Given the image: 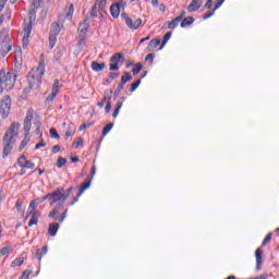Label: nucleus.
Masks as SVG:
<instances>
[{"instance_id": "1", "label": "nucleus", "mask_w": 279, "mask_h": 279, "mask_svg": "<svg viewBox=\"0 0 279 279\" xmlns=\"http://www.w3.org/2000/svg\"><path fill=\"white\" fill-rule=\"evenodd\" d=\"M19 130H21V123L12 122L10 128L4 133L2 138V143H3L2 158L3 159L10 156V151H12L14 147V143H16V136H19Z\"/></svg>"}, {"instance_id": "2", "label": "nucleus", "mask_w": 279, "mask_h": 279, "mask_svg": "<svg viewBox=\"0 0 279 279\" xmlns=\"http://www.w3.org/2000/svg\"><path fill=\"white\" fill-rule=\"evenodd\" d=\"M45 75V63L39 62L38 68H33L27 75V82L31 89L38 90L40 84H43V77Z\"/></svg>"}, {"instance_id": "3", "label": "nucleus", "mask_w": 279, "mask_h": 279, "mask_svg": "<svg viewBox=\"0 0 279 279\" xmlns=\"http://www.w3.org/2000/svg\"><path fill=\"white\" fill-rule=\"evenodd\" d=\"M16 84V74L12 72L5 73V70H0V86H4V90H12Z\"/></svg>"}, {"instance_id": "4", "label": "nucleus", "mask_w": 279, "mask_h": 279, "mask_svg": "<svg viewBox=\"0 0 279 279\" xmlns=\"http://www.w3.org/2000/svg\"><path fill=\"white\" fill-rule=\"evenodd\" d=\"M71 191H73V186H70L65 192L64 189L60 187L52 192L50 197L53 198V202H62L64 203L65 199H69V195H71Z\"/></svg>"}, {"instance_id": "5", "label": "nucleus", "mask_w": 279, "mask_h": 279, "mask_svg": "<svg viewBox=\"0 0 279 279\" xmlns=\"http://www.w3.org/2000/svg\"><path fill=\"white\" fill-rule=\"evenodd\" d=\"M12 109V99L10 96H4L0 100V114L2 119H8V116L10 114V110Z\"/></svg>"}, {"instance_id": "6", "label": "nucleus", "mask_w": 279, "mask_h": 279, "mask_svg": "<svg viewBox=\"0 0 279 279\" xmlns=\"http://www.w3.org/2000/svg\"><path fill=\"white\" fill-rule=\"evenodd\" d=\"M60 34V24L58 22H53L50 28L49 35V47L53 49L56 47V43H58V36Z\"/></svg>"}, {"instance_id": "7", "label": "nucleus", "mask_w": 279, "mask_h": 279, "mask_svg": "<svg viewBox=\"0 0 279 279\" xmlns=\"http://www.w3.org/2000/svg\"><path fill=\"white\" fill-rule=\"evenodd\" d=\"M90 27V20L86 17L78 26V45H84L86 39V34H88V28Z\"/></svg>"}, {"instance_id": "8", "label": "nucleus", "mask_w": 279, "mask_h": 279, "mask_svg": "<svg viewBox=\"0 0 279 279\" xmlns=\"http://www.w3.org/2000/svg\"><path fill=\"white\" fill-rule=\"evenodd\" d=\"M1 36H4L1 44V56L5 57L8 56V53H10V51H12V45H10L12 40L10 39V36H8V32L5 31H2L0 33V38Z\"/></svg>"}, {"instance_id": "9", "label": "nucleus", "mask_w": 279, "mask_h": 279, "mask_svg": "<svg viewBox=\"0 0 279 279\" xmlns=\"http://www.w3.org/2000/svg\"><path fill=\"white\" fill-rule=\"evenodd\" d=\"M121 16L125 21V24L129 27V29H138L141 25H143L142 19H137L133 22L131 17L128 15V13H122Z\"/></svg>"}, {"instance_id": "10", "label": "nucleus", "mask_w": 279, "mask_h": 279, "mask_svg": "<svg viewBox=\"0 0 279 279\" xmlns=\"http://www.w3.org/2000/svg\"><path fill=\"white\" fill-rule=\"evenodd\" d=\"M32 121H34V110L29 109L24 119V132H26V135H29V131L32 130Z\"/></svg>"}, {"instance_id": "11", "label": "nucleus", "mask_w": 279, "mask_h": 279, "mask_svg": "<svg viewBox=\"0 0 279 279\" xmlns=\"http://www.w3.org/2000/svg\"><path fill=\"white\" fill-rule=\"evenodd\" d=\"M60 90V81L54 80L52 85V92L47 96L45 104H51L53 99L58 96V92Z\"/></svg>"}, {"instance_id": "12", "label": "nucleus", "mask_w": 279, "mask_h": 279, "mask_svg": "<svg viewBox=\"0 0 279 279\" xmlns=\"http://www.w3.org/2000/svg\"><path fill=\"white\" fill-rule=\"evenodd\" d=\"M90 182H92V179L90 178H87L86 179V182H84L80 190H78V193L76 194V197L73 198V201L70 203L71 206H73L74 204H76V202L80 199V197H82V195L84 194V191H86V189H90Z\"/></svg>"}, {"instance_id": "13", "label": "nucleus", "mask_w": 279, "mask_h": 279, "mask_svg": "<svg viewBox=\"0 0 279 279\" xmlns=\"http://www.w3.org/2000/svg\"><path fill=\"white\" fill-rule=\"evenodd\" d=\"M27 217H31L28 226L32 228V226H36V223H38V217H40V214L36 210H29L25 219H27Z\"/></svg>"}, {"instance_id": "14", "label": "nucleus", "mask_w": 279, "mask_h": 279, "mask_svg": "<svg viewBox=\"0 0 279 279\" xmlns=\"http://www.w3.org/2000/svg\"><path fill=\"white\" fill-rule=\"evenodd\" d=\"M121 5H123V1L114 3L110 7L111 16L113 19H119V14H121Z\"/></svg>"}, {"instance_id": "15", "label": "nucleus", "mask_w": 279, "mask_h": 279, "mask_svg": "<svg viewBox=\"0 0 279 279\" xmlns=\"http://www.w3.org/2000/svg\"><path fill=\"white\" fill-rule=\"evenodd\" d=\"M255 258H256V269L259 271L260 267H263V250L257 248L255 251Z\"/></svg>"}, {"instance_id": "16", "label": "nucleus", "mask_w": 279, "mask_h": 279, "mask_svg": "<svg viewBox=\"0 0 279 279\" xmlns=\"http://www.w3.org/2000/svg\"><path fill=\"white\" fill-rule=\"evenodd\" d=\"M223 1H226V0H217V3L215 4L214 10L209 11L208 13H206L203 16V20L206 21V19H210V16H214L215 15V11L219 10L221 8V5H223Z\"/></svg>"}, {"instance_id": "17", "label": "nucleus", "mask_w": 279, "mask_h": 279, "mask_svg": "<svg viewBox=\"0 0 279 279\" xmlns=\"http://www.w3.org/2000/svg\"><path fill=\"white\" fill-rule=\"evenodd\" d=\"M59 228H60V225L58 222H51L48 228V234L50 236H56V234H58Z\"/></svg>"}, {"instance_id": "18", "label": "nucleus", "mask_w": 279, "mask_h": 279, "mask_svg": "<svg viewBox=\"0 0 279 279\" xmlns=\"http://www.w3.org/2000/svg\"><path fill=\"white\" fill-rule=\"evenodd\" d=\"M128 82H132V75H130L128 72H124L118 86H120V88H124Z\"/></svg>"}, {"instance_id": "19", "label": "nucleus", "mask_w": 279, "mask_h": 279, "mask_svg": "<svg viewBox=\"0 0 279 279\" xmlns=\"http://www.w3.org/2000/svg\"><path fill=\"white\" fill-rule=\"evenodd\" d=\"M51 195H53V193H49L41 198H37L35 202L37 204H43V202L48 199V201H50V206H53L57 203V201H53V197H51Z\"/></svg>"}, {"instance_id": "20", "label": "nucleus", "mask_w": 279, "mask_h": 279, "mask_svg": "<svg viewBox=\"0 0 279 279\" xmlns=\"http://www.w3.org/2000/svg\"><path fill=\"white\" fill-rule=\"evenodd\" d=\"M92 69L96 72L99 73L101 71H104V69H106V63L105 62H97V61H93L92 62Z\"/></svg>"}, {"instance_id": "21", "label": "nucleus", "mask_w": 279, "mask_h": 279, "mask_svg": "<svg viewBox=\"0 0 279 279\" xmlns=\"http://www.w3.org/2000/svg\"><path fill=\"white\" fill-rule=\"evenodd\" d=\"M125 99H128V97L122 96L121 100L118 101L117 108L114 109L112 117L113 119H117V117H119V110H121V108H123V101H125Z\"/></svg>"}, {"instance_id": "22", "label": "nucleus", "mask_w": 279, "mask_h": 279, "mask_svg": "<svg viewBox=\"0 0 279 279\" xmlns=\"http://www.w3.org/2000/svg\"><path fill=\"white\" fill-rule=\"evenodd\" d=\"M202 8V4L197 0H192L190 5L187 7L189 12H197V10Z\"/></svg>"}, {"instance_id": "23", "label": "nucleus", "mask_w": 279, "mask_h": 279, "mask_svg": "<svg viewBox=\"0 0 279 279\" xmlns=\"http://www.w3.org/2000/svg\"><path fill=\"white\" fill-rule=\"evenodd\" d=\"M112 96V90H106L104 99L97 104L98 108H104L106 106V101L108 104V97Z\"/></svg>"}, {"instance_id": "24", "label": "nucleus", "mask_w": 279, "mask_h": 279, "mask_svg": "<svg viewBox=\"0 0 279 279\" xmlns=\"http://www.w3.org/2000/svg\"><path fill=\"white\" fill-rule=\"evenodd\" d=\"M181 21V27H189V25H193V23H195V19H193V16H187Z\"/></svg>"}, {"instance_id": "25", "label": "nucleus", "mask_w": 279, "mask_h": 279, "mask_svg": "<svg viewBox=\"0 0 279 279\" xmlns=\"http://www.w3.org/2000/svg\"><path fill=\"white\" fill-rule=\"evenodd\" d=\"M180 22H181V17H175L171 22H168L169 29H175V27H178Z\"/></svg>"}, {"instance_id": "26", "label": "nucleus", "mask_w": 279, "mask_h": 279, "mask_svg": "<svg viewBox=\"0 0 279 279\" xmlns=\"http://www.w3.org/2000/svg\"><path fill=\"white\" fill-rule=\"evenodd\" d=\"M27 143H29V135H26V133H25V136L20 144L19 151H23V149H25V147H27Z\"/></svg>"}, {"instance_id": "27", "label": "nucleus", "mask_w": 279, "mask_h": 279, "mask_svg": "<svg viewBox=\"0 0 279 279\" xmlns=\"http://www.w3.org/2000/svg\"><path fill=\"white\" fill-rule=\"evenodd\" d=\"M96 3L98 5V12L101 14V12H104V8H106V4L108 3V0H97Z\"/></svg>"}, {"instance_id": "28", "label": "nucleus", "mask_w": 279, "mask_h": 279, "mask_svg": "<svg viewBox=\"0 0 279 279\" xmlns=\"http://www.w3.org/2000/svg\"><path fill=\"white\" fill-rule=\"evenodd\" d=\"M170 38H171V32L166 33V35L163 36L161 46L159 47V51H161V49L165 47V45H167V43H169Z\"/></svg>"}, {"instance_id": "29", "label": "nucleus", "mask_w": 279, "mask_h": 279, "mask_svg": "<svg viewBox=\"0 0 279 279\" xmlns=\"http://www.w3.org/2000/svg\"><path fill=\"white\" fill-rule=\"evenodd\" d=\"M143 71V63H136L132 70L133 75H138Z\"/></svg>"}, {"instance_id": "30", "label": "nucleus", "mask_w": 279, "mask_h": 279, "mask_svg": "<svg viewBox=\"0 0 279 279\" xmlns=\"http://www.w3.org/2000/svg\"><path fill=\"white\" fill-rule=\"evenodd\" d=\"M84 145V140L82 137H77L76 141L73 142L72 147L77 149V147H82Z\"/></svg>"}, {"instance_id": "31", "label": "nucleus", "mask_w": 279, "mask_h": 279, "mask_svg": "<svg viewBox=\"0 0 279 279\" xmlns=\"http://www.w3.org/2000/svg\"><path fill=\"white\" fill-rule=\"evenodd\" d=\"M24 260L25 259L23 257H19L11 263V267H21V265H23Z\"/></svg>"}, {"instance_id": "32", "label": "nucleus", "mask_w": 279, "mask_h": 279, "mask_svg": "<svg viewBox=\"0 0 279 279\" xmlns=\"http://www.w3.org/2000/svg\"><path fill=\"white\" fill-rule=\"evenodd\" d=\"M138 86H141V78H138L137 81H135L134 83L131 84L129 93H134V90H136V88H138Z\"/></svg>"}, {"instance_id": "33", "label": "nucleus", "mask_w": 279, "mask_h": 279, "mask_svg": "<svg viewBox=\"0 0 279 279\" xmlns=\"http://www.w3.org/2000/svg\"><path fill=\"white\" fill-rule=\"evenodd\" d=\"M64 165H66V158L64 157H59L57 160V167L58 169H62V167H64Z\"/></svg>"}, {"instance_id": "34", "label": "nucleus", "mask_w": 279, "mask_h": 279, "mask_svg": "<svg viewBox=\"0 0 279 279\" xmlns=\"http://www.w3.org/2000/svg\"><path fill=\"white\" fill-rule=\"evenodd\" d=\"M26 162H27V159H26L25 156H23V155L17 159V165H19V167H21L22 169H25Z\"/></svg>"}, {"instance_id": "35", "label": "nucleus", "mask_w": 279, "mask_h": 279, "mask_svg": "<svg viewBox=\"0 0 279 279\" xmlns=\"http://www.w3.org/2000/svg\"><path fill=\"white\" fill-rule=\"evenodd\" d=\"M121 59H123V53L118 52L110 58V62H119Z\"/></svg>"}, {"instance_id": "36", "label": "nucleus", "mask_w": 279, "mask_h": 279, "mask_svg": "<svg viewBox=\"0 0 279 279\" xmlns=\"http://www.w3.org/2000/svg\"><path fill=\"white\" fill-rule=\"evenodd\" d=\"M112 128H114V124L113 123H109L107 124L104 129H102V136H106L110 130H112Z\"/></svg>"}, {"instance_id": "37", "label": "nucleus", "mask_w": 279, "mask_h": 279, "mask_svg": "<svg viewBox=\"0 0 279 279\" xmlns=\"http://www.w3.org/2000/svg\"><path fill=\"white\" fill-rule=\"evenodd\" d=\"M111 99H112V96H108V102H107V105H106V107H105V112H110V110H112V101H111Z\"/></svg>"}, {"instance_id": "38", "label": "nucleus", "mask_w": 279, "mask_h": 279, "mask_svg": "<svg viewBox=\"0 0 279 279\" xmlns=\"http://www.w3.org/2000/svg\"><path fill=\"white\" fill-rule=\"evenodd\" d=\"M73 12H74V7H73V3H71L66 13V19H69V21L73 19Z\"/></svg>"}, {"instance_id": "39", "label": "nucleus", "mask_w": 279, "mask_h": 279, "mask_svg": "<svg viewBox=\"0 0 279 279\" xmlns=\"http://www.w3.org/2000/svg\"><path fill=\"white\" fill-rule=\"evenodd\" d=\"M158 45H160V38L151 39L149 41V47H153V49H156V47H158Z\"/></svg>"}, {"instance_id": "40", "label": "nucleus", "mask_w": 279, "mask_h": 279, "mask_svg": "<svg viewBox=\"0 0 279 279\" xmlns=\"http://www.w3.org/2000/svg\"><path fill=\"white\" fill-rule=\"evenodd\" d=\"M109 66V71H119V62H111Z\"/></svg>"}, {"instance_id": "41", "label": "nucleus", "mask_w": 279, "mask_h": 279, "mask_svg": "<svg viewBox=\"0 0 279 279\" xmlns=\"http://www.w3.org/2000/svg\"><path fill=\"white\" fill-rule=\"evenodd\" d=\"M50 136L51 138H60V134H58V131L56 129H50Z\"/></svg>"}, {"instance_id": "42", "label": "nucleus", "mask_w": 279, "mask_h": 279, "mask_svg": "<svg viewBox=\"0 0 279 279\" xmlns=\"http://www.w3.org/2000/svg\"><path fill=\"white\" fill-rule=\"evenodd\" d=\"M269 241H271V233H268L265 239L262 242L263 247H265V245H267V243H269Z\"/></svg>"}, {"instance_id": "43", "label": "nucleus", "mask_w": 279, "mask_h": 279, "mask_svg": "<svg viewBox=\"0 0 279 279\" xmlns=\"http://www.w3.org/2000/svg\"><path fill=\"white\" fill-rule=\"evenodd\" d=\"M10 253V246H4L0 250V255L5 256V254Z\"/></svg>"}, {"instance_id": "44", "label": "nucleus", "mask_w": 279, "mask_h": 279, "mask_svg": "<svg viewBox=\"0 0 279 279\" xmlns=\"http://www.w3.org/2000/svg\"><path fill=\"white\" fill-rule=\"evenodd\" d=\"M34 167H36V165L34 162L26 160L24 169H34Z\"/></svg>"}, {"instance_id": "45", "label": "nucleus", "mask_w": 279, "mask_h": 279, "mask_svg": "<svg viewBox=\"0 0 279 279\" xmlns=\"http://www.w3.org/2000/svg\"><path fill=\"white\" fill-rule=\"evenodd\" d=\"M90 16L93 17L97 16V2H95L94 7L90 10Z\"/></svg>"}, {"instance_id": "46", "label": "nucleus", "mask_w": 279, "mask_h": 279, "mask_svg": "<svg viewBox=\"0 0 279 279\" xmlns=\"http://www.w3.org/2000/svg\"><path fill=\"white\" fill-rule=\"evenodd\" d=\"M29 276H32V270L26 269L22 275V279H28Z\"/></svg>"}, {"instance_id": "47", "label": "nucleus", "mask_w": 279, "mask_h": 279, "mask_svg": "<svg viewBox=\"0 0 279 279\" xmlns=\"http://www.w3.org/2000/svg\"><path fill=\"white\" fill-rule=\"evenodd\" d=\"M15 208L16 210H19V213H21V208H23V201L17 199L15 204Z\"/></svg>"}, {"instance_id": "48", "label": "nucleus", "mask_w": 279, "mask_h": 279, "mask_svg": "<svg viewBox=\"0 0 279 279\" xmlns=\"http://www.w3.org/2000/svg\"><path fill=\"white\" fill-rule=\"evenodd\" d=\"M40 147H47L45 140H41L40 143L36 144L35 149H40Z\"/></svg>"}, {"instance_id": "49", "label": "nucleus", "mask_w": 279, "mask_h": 279, "mask_svg": "<svg viewBox=\"0 0 279 279\" xmlns=\"http://www.w3.org/2000/svg\"><path fill=\"white\" fill-rule=\"evenodd\" d=\"M59 202L60 203L52 209V210H56L57 215L60 211V209L62 208V206H64V203H62V201H59Z\"/></svg>"}, {"instance_id": "50", "label": "nucleus", "mask_w": 279, "mask_h": 279, "mask_svg": "<svg viewBox=\"0 0 279 279\" xmlns=\"http://www.w3.org/2000/svg\"><path fill=\"white\" fill-rule=\"evenodd\" d=\"M121 90H123V88H120V86L118 85L117 89L113 93V99H117L119 97Z\"/></svg>"}, {"instance_id": "51", "label": "nucleus", "mask_w": 279, "mask_h": 279, "mask_svg": "<svg viewBox=\"0 0 279 279\" xmlns=\"http://www.w3.org/2000/svg\"><path fill=\"white\" fill-rule=\"evenodd\" d=\"M90 125H93V123H83L78 130L80 132H82L84 130H87V128H90Z\"/></svg>"}, {"instance_id": "52", "label": "nucleus", "mask_w": 279, "mask_h": 279, "mask_svg": "<svg viewBox=\"0 0 279 279\" xmlns=\"http://www.w3.org/2000/svg\"><path fill=\"white\" fill-rule=\"evenodd\" d=\"M37 206H38V203L36 201H32L29 204V208H32L31 210H36Z\"/></svg>"}, {"instance_id": "53", "label": "nucleus", "mask_w": 279, "mask_h": 279, "mask_svg": "<svg viewBox=\"0 0 279 279\" xmlns=\"http://www.w3.org/2000/svg\"><path fill=\"white\" fill-rule=\"evenodd\" d=\"M5 3H8V0H0V12H3V9L5 8Z\"/></svg>"}, {"instance_id": "54", "label": "nucleus", "mask_w": 279, "mask_h": 279, "mask_svg": "<svg viewBox=\"0 0 279 279\" xmlns=\"http://www.w3.org/2000/svg\"><path fill=\"white\" fill-rule=\"evenodd\" d=\"M210 8H213V0H207V2L205 3V9L210 10Z\"/></svg>"}, {"instance_id": "55", "label": "nucleus", "mask_w": 279, "mask_h": 279, "mask_svg": "<svg viewBox=\"0 0 279 279\" xmlns=\"http://www.w3.org/2000/svg\"><path fill=\"white\" fill-rule=\"evenodd\" d=\"M156 57L155 53H148L145 58L146 61L150 60L151 62L154 61V58Z\"/></svg>"}, {"instance_id": "56", "label": "nucleus", "mask_w": 279, "mask_h": 279, "mask_svg": "<svg viewBox=\"0 0 279 279\" xmlns=\"http://www.w3.org/2000/svg\"><path fill=\"white\" fill-rule=\"evenodd\" d=\"M117 77H119V73H114V72H112V73H110L109 74V80H117Z\"/></svg>"}, {"instance_id": "57", "label": "nucleus", "mask_w": 279, "mask_h": 279, "mask_svg": "<svg viewBox=\"0 0 279 279\" xmlns=\"http://www.w3.org/2000/svg\"><path fill=\"white\" fill-rule=\"evenodd\" d=\"M35 256L38 258V260H43V254L40 253L39 248H37Z\"/></svg>"}, {"instance_id": "58", "label": "nucleus", "mask_w": 279, "mask_h": 279, "mask_svg": "<svg viewBox=\"0 0 279 279\" xmlns=\"http://www.w3.org/2000/svg\"><path fill=\"white\" fill-rule=\"evenodd\" d=\"M58 151H60V145H54V146L52 147V153H53V154H58Z\"/></svg>"}, {"instance_id": "59", "label": "nucleus", "mask_w": 279, "mask_h": 279, "mask_svg": "<svg viewBox=\"0 0 279 279\" xmlns=\"http://www.w3.org/2000/svg\"><path fill=\"white\" fill-rule=\"evenodd\" d=\"M72 134H73V131H71V129H68L65 131V138H69L70 136H72Z\"/></svg>"}, {"instance_id": "60", "label": "nucleus", "mask_w": 279, "mask_h": 279, "mask_svg": "<svg viewBox=\"0 0 279 279\" xmlns=\"http://www.w3.org/2000/svg\"><path fill=\"white\" fill-rule=\"evenodd\" d=\"M56 210H51L50 213H49V215H48V217H50L51 219H56Z\"/></svg>"}, {"instance_id": "61", "label": "nucleus", "mask_w": 279, "mask_h": 279, "mask_svg": "<svg viewBox=\"0 0 279 279\" xmlns=\"http://www.w3.org/2000/svg\"><path fill=\"white\" fill-rule=\"evenodd\" d=\"M48 252V247L47 246H44L43 250H41V256H45Z\"/></svg>"}, {"instance_id": "62", "label": "nucleus", "mask_w": 279, "mask_h": 279, "mask_svg": "<svg viewBox=\"0 0 279 279\" xmlns=\"http://www.w3.org/2000/svg\"><path fill=\"white\" fill-rule=\"evenodd\" d=\"M151 1V5L154 8H158L159 1L158 0H150Z\"/></svg>"}, {"instance_id": "63", "label": "nucleus", "mask_w": 279, "mask_h": 279, "mask_svg": "<svg viewBox=\"0 0 279 279\" xmlns=\"http://www.w3.org/2000/svg\"><path fill=\"white\" fill-rule=\"evenodd\" d=\"M36 132H40V121L35 122Z\"/></svg>"}, {"instance_id": "64", "label": "nucleus", "mask_w": 279, "mask_h": 279, "mask_svg": "<svg viewBox=\"0 0 279 279\" xmlns=\"http://www.w3.org/2000/svg\"><path fill=\"white\" fill-rule=\"evenodd\" d=\"M23 48L26 49L27 48V37L23 38Z\"/></svg>"}]
</instances>
